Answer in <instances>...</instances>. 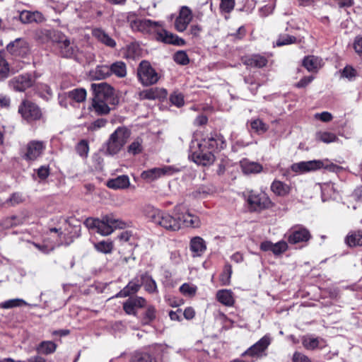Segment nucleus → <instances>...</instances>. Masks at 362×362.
I'll return each mask as SVG.
<instances>
[{"label":"nucleus","instance_id":"7ed1b4c3","mask_svg":"<svg viewBox=\"0 0 362 362\" xmlns=\"http://www.w3.org/2000/svg\"><path fill=\"white\" fill-rule=\"evenodd\" d=\"M127 21L134 31L146 34H155L160 26V22L153 21L150 19L139 18L134 12L127 14Z\"/></svg>","mask_w":362,"mask_h":362},{"label":"nucleus","instance_id":"ddd939ff","mask_svg":"<svg viewBox=\"0 0 362 362\" xmlns=\"http://www.w3.org/2000/svg\"><path fill=\"white\" fill-rule=\"evenodd\" d=\"M35 79L30 74L18 75L9 81V86L16 91H24L31 87Z\"/></svg>","mask_w":362,"mask_h":362},{"label":"nucleus","instance_id":"58836bf2","mask_svg":"<svg viewBox=\"0 0 362 362\" xmlns=\"http://www.w3.org/2000/svg\"><path fill=\"white\" fill-rule=\"evenodd\" d=\"M315 139L318 141L329 144L337 141L338 137L334 133L326 131H319L315 134Z\"/></svg>","mask_w":362,"mask_h":362},{"label":"nucleus","instance_id":"7c9ffc66","mask_svg":"<svg viewBox=\"0 0 362 362\" xmlns=\"http://www.w3.org/2000/svg\"><path fill=\"white\" fill-rule=\"evenodd\" d=\"M92 35L98 41L102 42L110 47H115L116 45L115 41L109 36L103 30L100 28H95L92 31Z\"/></svg>","mask_w":362,"mask_h":362},{"label":"nucleus","instance_id":"412c9836","mask_svg":"<svg viewBox=\"0 0 362 362\" xmlns=\"http://www.w3.org/2000/svg\"><path fill=\"white\" fill-rule=\"evenodd\" d=\"M57 48L60 55L66 58L75 56L78 52L76 45L64 36L59 37L57 42Z\"/></svg>","mask_w":362,"mask_h":362},{"label":"nucleus","instance_id":"a18cd8bd","mask_svg":"<svg viewBox=\"0 0 362 362\" xmlns=\"http://www.w3.org/2000/svg\"><path fill=\"white\" fill-rule=\"evenodd\" d=\"M232 272L233 271L231 265L229 264H226L223 272L219 276V281L221 286H228L230 284Z\"/></svg>","mask_w":362,"mask_h":362},{"label":"nucleus","instance_id":"72a5a7b5","mask_svg":"<svg viewBox=\"0 0 362 362\" xmlns=\"http://www.w3.org/2000/svg\"><path fill=\"white\" fill-rule=\"evenodd\" d=\"M271 189L278 196L284 197L290 193V187L284 182L279 180H274L272 185Z\"/></svg>","mask_w":362,"mask_h":362},{"label":"nucleus","instance_id":"bf43d9fd","mask_svg":"<svg viewBox=\"0 0 362 362\" xmlns=\"http://www.w3.org/2000/svg\"><path fill=\"white\" fill-rule=\"evenodd\" d=\"M288 243L284 240L279 241L273 245V254L280 255L288 250Z\"/></svg>","mask_w":362,"mask_h":362},{"label":"nucleus","instance_id":"774afa93","mask_svg":"<svg viewBox=\"0 0 362 362\" xmlns=\"http://www.w3.org/2000/svg\"><path fill=\"white\" fill-rule=\"evenodd\" d=\"M107 123V120L105 119H98L93 123H91L89 127H88V129L90 131H96L98 129L105 127V125Z\"/></svg>","mask_w":362,"mask_h":362},{"label":"nucleus","instance_id":"f03ea898","mask_svg":"<svg viewBox=\"0 0 362 362\" xmlns=\"http://www.w3.org/2000/svg\"><path fill=\"white\" fill-rule=\"evenodd\" d=\"M142 212L150 222L156 226L170 231H177L180 229V221L176 216H172L167 211L152 205H146L144 207Z\"/></svg>","mask_w":362,"mask_h":362},{"label":"nucleus","instance_id":"5701e85b","mask_svg":"<svg viewBox=\"0 0 362 362\" xmlns=\"http://www.w3.org/2000/svg\"><path fill=\"white\" fill-rule=\"evenodd\" d=\"M173 168L171 166H164L162 168H154L145 170L141 173V177L150 181L155 180L163 175H172Z\"/></svg>","mask_w":362,"mask_h":362},{"label":"nucleus","instance_id":"4468645a","mask_svg":"<svg viewBox=\"0 0 362 362\" xmlns=\"http://www.w3.org/2000/svg\"><path fill=\"white\" fill-rule=\"evenodd\" d=\"M6 50L15 57H23L28 54L30 49L28 42L24 39L17 38L6 46Z\"/></svg>","mask_w":362,"mask_h":362},{"label":"nucleus","instance_id":"20e7f679","mask_svg":"<svg viewBox=\"0 0 362 362\" xmlns=\"http://www.w3.org/2000/svg\"><path fill=\"white\" fill-rule=\"evenodd\" d=\"M18 113L28 123L39 121L43 118L40 107L29 100H23L18 106Z\"/></svg>","mask_w":362,"mask_h":362},{"label":"nucleus","instance_id":"6e6d98bb","mask_svg":"<svg viewBox=\"0 0 362 362\" xmlns=\"http://www.w3.org/2000/svg\"><path fill=\"white\" fill-rule=\"evenodd\" d=\"M235 0H221L220 11L223 13H230L235 7Z\"/></svg>","mask_w":362,"mask_h":362},{"label":"nucleus","instance_id":"0eeeda50","mask_svg":"<svg viewBox=\"0 0 362 362\" xmlns=\"http://www.w3.org/2000/svg\"><path fill=\"white\" fill-rule=\"evenodd\" d=\"M287 238L288 243L291 245H295L300 243H306L309 241L312 235L305 227L301 225H296L293 226L285 235Z\"/></svg>","mask_w":362,"mask_h":362},{"label":"nucleus","instance_id":"473e14b6","mask_svg":"<svg viewBox=\"0 0 362 362\" xmlns=\"http://www.w3.org/2000/svg\"><path fill=\"white\" fill-rule=\"evenodd\" d=\"M139 279L141 286L143 285L147 292L156 293L158 291L156 281L147 273L140 274Z\"/></svg>","mask_w":362,"mask_h":362},{"label":"nucleus","instance_id":"6ab92c4d","mask_svg":"<svg viewBox=\"0 0 362 362\" xmlns=\"http://www.w3.org/2000/svg\"><path fill=\"white\" fill-rule=\"evenodd\" d=\"M147 305L146 299L140 296L128 298L123 303V309L127 315H136L137 310Z\"/></svg>","mask_w":362,"mask_h":362},{"label":"nucleus","instance_id":"0e129e2a","mask_svg":"<svg viewBox=\"0 0 362 362\" xmlns=\"http://www.w3.org/2000/svg\"><path fill=\"white\" fill-rule=\"evenodd\" d=\"M357 74V71L351 66H346L341 72V76L349 80L354 79Z\"/></svg>","mask_w":362,"mask_h":362},{"label":"nucleus","instance_id":"8fccbe9b","mask_svg":"<svg viewBox=\"0 0 362 362\" xmlns=\"http://www.w3.org/2000/svg\"><path fill=\"white\" fill-rule=\"evenodd\" d=\"M123 146L119 144L111 134L107 142V151L110 155H115L120 151Z\"/></svg>","mask_w":362,"mask_h":362},{"label":"nucleus","instance_id":"13d9d810","mask_svg":"<svg viewBox=\"0 0 362 362\" xmlns=\"http://www.w3.org/2000/svg\"><path fill=\"white\" fill-rule=\"evenodd\" d=\"M181 313L183 314L184 317H194L195 315L194 310L191 307H188L185 309L183 313L182 312V310L180 308H177L175 311L170 310L169 312V316L173 317V315H175L176 317H179Z\"/></svg>","mask_w":362,"mask_h":362},{"label":"nucleus","instance_id":"052dcab7","mask_svg":"<svg viewBox=\"0 0 362 362\" xmlns=\"http://www.w3.org/2000/svg\"><path fill=\"white\" fill-rule=\"evenodd\" d=\"M323 167L322 168L329 170V172L333 173H339L344 170V168L339 165H337L333 163H332L329 159L322 160Z\"/></svg>","mask_w":362,"mask_h":362},{"label":"nucleus","instance_id":"e2e57ef3","mask_svg":"<svg viewBox=\"0 0 362 362\" xmlns=\"http://www.w3.org/2000/svg\"><path fill=\"white\" fill-rule=\"evenodd\" d=\"M132 362H157V361L151 355L145 353L136 355Z\"/></svg>","mask_w":362,"mask_h":362},{"label":"nucleus","instance_id":"680f3d73","mask_svg":"<svg viewBox=\"0 0 362 362\" xmlns=\"http://www.w3.org/2000/svg\"><path fill=\"white\" fill-rule=\"evenodd\" d=\"M174 61L180 64L186 65L189 63V58L185 51H178L173 56Z\"/></svg>","mask_w":362,"mask_h":362},{"label":"nucleus","instance_id":"f257e3e1","mask_svg":"<svg viewBox=\"0 0 362 362\" xmlns=\"http://www.w3.org/2000/svg\"><path fill=\"white\" fill-rule=\"evenodd\" d=\"M91 89L95 98L93 107L98 115H107L110 111L109 105H116L118 102L114 95V89L107 83H92Z\"/></svg>","mask_w":362,"mask_h":362},{"label":"nucleus","instance_id":"39448f33","mask_svg":"<svg viewBox=\"0 0 362 362\" xmlns=\"http://www.w3.org/2000/svg\"><path fill=\"white\" fill-rule=\"evenodd\" d=\"M173 214L180 221V228L182 227L199 228L201 226L199 218L189 213L182 204H177L174 207Z\"/></svg>","mask_w":362,"mask_h":362},{"label":"nucleus","instance_id":"2f4dec72","mask_svg":"<svg viewBox=\"0 0 362 362\" xmlns=\"http://www.w3.org/2000/svg\"><path fill=\"white\" fill-rule=\"evenodd\" d=\"M344 241L351 247L362 246V230H351L346 236Z\"/></svg>","mask_w":362,"mask_h":362},{"label":"nucleus","instance_id":"5fc2aeb1","mask_svg":"<svg viewBox=\"0 0 362 362\" xmlns=\"http://www.w3.org/2000/svg\"><path fill=\"white\" fill-rule=\"evenodd\" d=\"M25 201V198L23 194L20 192H14L11 197L6 201V204L11 206L20 204Z\"/></svg>","mask_w":362,"mask_h":362},{"label":"nucleus","instance_id":"c85d7f7f","mask_svg":"<svg viewBox=\"0 0 362 362\" xmlns=\"http://www.w3.org/2000/svg\"><path fill=\"white\" fill-rule=\"evenodd\" d=\"M216 299L221 304L226 306H233L235 303L233 293L230 290L222 289L216 293Z\"/></svg>","mask_w":362,"mask_h":362},{"label":"nucleus","instance_id":"79ce46f5","mask_svg":"<svg viewBox=\"0 0 362 362\" xmlns=\"http://www.w3.org/2000/svg\"><path fill=\"white\" fill-rule=\"evenodd\" d=\"M114 247L112 241L107 240H102L98 243H94V248L99 252L104 254H110L112 252Z\"/></svg>","mask_w":362,"mask_h":362},{"label":"nucleus","instance_id":"864d4df0","mask_svg":"<svg viewBox=\"0 0 362 362\" xmlns=\"http://www.w3.org/2000/svg\"><path fill=\"white\" fill-rule=\"evenodd\" d=\"M76 151L81 157L86 158L89 151L88 142L85 139L81 140L76 146Z\"/></svg>","mask_w":362,"mask_h":362},{"label":"nucleus","instance_id":"4d7b16f0","mask_svg":"<svg viewBox=\"0 0 362 362\" xmlns=\"http://www.w3.org/2000/svg\"><path fill=\"white\" fill-rule=\"evenodd\" d=\"M9 65L6 59L0 55V81L8 76Z\"/></svg>","mask_w":362,"mask_h":362},{"label":"nucleus","instance_id":"ea45409f","mask_svg":"<svg viewBox=\"0 0 362 362\" xmlns=\"http://www.w3.org/2000/svg\"><path fill=\"white\" fill-rule=\"evenodd\" d=\"M144 150V141L141 137L136 138L127 147V151L132 155L141 153Z\"/></svg>","mask_w":362,"mask_h":362},{"label":"nucleus","instance_id":"9d476101","mask_svg":"<svg viewBox=\"0 0 362 362\" xmlns=\"http://www.w3.org/2000/svg\"><path fill=\"white\" fill-rule=\"evenodd\" d=\"M197 146L198 148L195 150H193L192 147H191L192 153L189 155V158L197 165L206 166L213 164L215 160L214 153L204 148V147L199 146L198 144Z\"/></svg>","mask_w":362,"mask_h":362},{"label":"nucleus","instance_id":"f8f14e48","mask_svg":"<svg viewBox=\"0 0 362 362\" xmlns=\"http://www.w3.org/2000/svg\"><path fill=\"white\" fill-rule=\"evenodd\" d=\"M156 38L157 40L164 42L165 44H171L177 46H183L185 45L184 39L179 37L168 30L162 28V25L160 23V26L158 27L156 32Z\"/></svg>","mask_w":362,"mask_h":362},{"label":"nucleus","instance_id":"37998d69","mask_svg":"<svg viewBox=\"0 0 362 362\" xmlns=\"http://www.w3.org/2000/svg\"><path fill=\"white\" fill-rule=\"evenodd\" d=\"M57 349V345L52 341H42L37 347L38 353L43 354H50L54 353Z\"/></svg>","mask_w":362,"mask_h":362},{"label":"nucleus","instance_id":"423d86ee","mask_svg":"<svg viewBox=\"0 0 362 362\" xmlns=\"http://www.w3.org/2000/svg\"><path fill=\"white\" fill-rule=\"evenodd\" d=\"M247 202L250 211H262L272 206V202L266 194H258L254 191H250L249 192Z\"/></svg>","mask_w":362,"mask_h":362},{"label":"nucleus","instance_id":"49530a36","mask_svg":"<svg viewBox=\"0 0 362 362\" xmlns=\"http://www.w3.org/2000/svg\"><path fill=\"white\" fill-rule=\"evenodd\" d=\"M110 76V66H97L93 71V77L95 79L100 80Z\"/></svg>","mask_w":362,"mask_h":362},{"label":"nucleus","instance_id":"a211bd4d","mask_svg":"<svg viewBox=\"0 0 362 362\" xmlns=\"http://www.w3.org/2000/svg\"><path fill=\"white\" fill-rule=\"evenodd\" d=\"M322 160H313L293 163L291 168L295 173H304L322 169Z\"/></svg>","mask_w":362,"mask_h":362},{"label":"nucleus","instance_id":"2eb2a0df","mask_svg":"<svg viewBox=\"0 0 362 362\" xmlns=\"http://www.w3.org/2000/svg\"><path fill=\"white\" fill-rule=\"evenodd\" d=\"M84 224L89 229L95 230L97 233L102 235H108L112 233V229L105 221V217L101 219L95 218H88L86 219Z\"/></svg>","mask_w":362,"mask_h":362},{"label":"nucleus","instance_id":"cd10ccee","mask_svg":"<svg viewBox=\"0 0 362 362\" xmlns=\"http://www.w3.org/2000/svg\"><path fill=\"white\" fill-rule=\"evenodd\" d=\"M240 167L244 174H255L262 171V165L254 161L247 159H243L240 161Z\"/></svg>","mask_w":362,"mask_h":362},{"label":"nucleus","instance_id":"393cba45","mask_svg":"<svg viewBox=\"0 0 362 362\" xmlns=\"http://www.w3.org/2000/svg\"><path fill=\"white\" fill-rule=\"evenodd\" d=\"M303 346L308 350H313L317 348L322 349L327 346L324 339L320 337H314L310 335L304 336L302 339Z\"/></svg>","mask_w":362,"mask_h":362},{"label":"nucleus","instance_id":"a19ab883","mask_svg":"<svg viewBox=\"0 0 362 362\" xmlns=\"http://www.w3.org/2000/svg\"><path fill=\"white\" fill-rule=\"evenodd\" d=\"M251 129L258 134H264L269 129V124L264 123L262 119L257 118L250 121Z\"/></svg>","mask_w":362,"mask_h":362},{"label":"nucleus","instance_id":"1a4fd4ad","mask_svg":"<svg viewBox=\"0 0 362 362\" xmlns=\"http://www.w3.org/2000/svg\"><path fill=\"white\" fill-rule=\"evenodd\" d=\"M45 148V141L32 140L26 145L23 158L27 161H34L42 155Z\"/></svg>","mask_w":362,"mask_h":362},{"label":"nucleus","instance_id":"dca6fc26","mask_svg":"<svg viewBox=\"0 0 362 362\" xmlns=\"http://www.w3.org/2000/svg\"><path fill=\"white\" fill-rule=\"evenodd\" d=\"M192 11L187 6L180 8L179 15L175 21V28L178 32L185 31L192 20Z\"/></svg>","mask_w":362,"mask_h":362},{"label":"nucleus","instance_id":"c03bdc74","mask_svg":"<svg viewBox=\"0 0 362 362\" xmlns=\"http://www.w3.org/2000/svg\"><path fill=\"white\" fill-rule=\"evenodd\" d=\"M160 90L158 88H149L139 93V100H155L160 97Z\"/></svg>","mask_w":362,"mask_h":362},{"label":"nucleus","instance_id":"c756f323","mask_svg":"<svg viewBox=\"0 0 362 362\" xmlns=\"http://www.w3.org/2000/svg\"><path fill=\"white\" fill-rule=\"evenodd\" d=\"M129 179L127 175H120L107 182V187L113 189H121L129 186Z\"/></svg>","mask_w":362,"mask_h":362},{"label":"nucleus","instance_id":"603ef678","mask_svg":"<svg viewBox=\"0 0 362 362\" xmlns=\"http://www.w3.org/2000/svg\"><path fill=\"white\" fill-rule=\"evenodd\" d=\"M25 304L26 303L23 299L15 298L0 303V308L4 309H9L16 307H21Z\"/></svg>","mask_w":362,"mask_h":362},{"label":"nucleus","instance_id":"f3484780","mask_svg":"<svg viewBox=\"0 0 362 362\" xmlns=\"http://www.w3.org/2000/svg\"><path fill=\"white\" fill-rule=\"evenodd\" d=\"M269 57V54H252L243 56L241 61L247 66L261 69L267 66Z\"/></svg>","mask_w":362,"mask_h":362},{"label":"nucleus","instance_id":"6e6552de","mask_svg":"<svg viewBox=\"0 0 362 362\" xmlns=\"http://www.w3.org/2000/svg\"><path fill=\"white\" fill-rule=\"evenodd\" d=\"M138 77L144 86L154 84L158 80V74L146 61H142L140 63L138 68Z\"/></svg>","mask_w":362,"mask_h":362},{"label":"nucleus","instance_id":"c9c22d12","mask_svg":"<svg viewBox=\"0 0 362 362\" xmlns=\"http://www.w3.org/2000/svg\"><path fill=\"white\" fill-rule=\"evenodd\" d=\"M25 219V217L23 216H12L3 219L1 225L4 228H9L23 224Z\"/></svg>","mask_w":362,"mask_h":362},{"label":"nucleus","instance_id":"09e8293b","mask_svg":"<svg viewBox=\"0 0 362 362\" xmlns=\"http://www.w3.org/2000/svg\"><path fill=\"white\" fill-rule=\"evenodd\" d=\"M179 290L183 296L192 298L197 293V286L190 283H185L180 286Z\"/></svg>","mask_w":362,"mask_h":362},{"label":"nucleus","instance_id":"3c124183","mask_svg":"<svg viewBox=\"0 0 362 362\" xmlns=\"http://www.w3.org/2000/svg\"><path fill=\"white\" fill-rule=\"evenodd\" d=\"M296 42V37L288 34H283L279 36L275 45L281 47L284 45H288Z\"/></svg>","mask_w":362,"mask_h":362},{"label":"nucleus","instance_id":"69168bd1","mask_svg":"<svg viewBox=\"0 0 362 362\" xmlns=\"http://www.w3.org/2000/svg\"><path fill=\"white\" fill-rule=\"evenodd\" d=\"M275 6V1L272 0V2L259 8L260 15L262 16H267L273 12Z\"/></svg>","mask_w":362,"mask_h":362},{"label":"nucleus","instance_id":"e433bc0d","mask_svg":"<svg viewBox=\"0 0 362 362\" xmlns=\"http://www.w3.org/2000/svg\"><path fill=\"white\" fill-rule=\"evenodd\" d=\"M112 135L114 139L120 144L122 146L126 144L127 139L130 136L129 130L124 127H118Z\"/></svg>","mask_w":362,"mask_h":362},{"label":"nucleus","instance_id":"4c0bfd02","mask_svg":"<svg viewBox=\"0 0 362 362\" xmlns=\"http://www.w3.org/2000/svg\"><path fill=\"white\" fill-rule=\"evenodd\" d=\"M110 75L114 74L119 78H124L127 75V66L124 62L117 61L110 66Z\"/></svg>","mask_w":362,"mask_h":362},{"label":"nucleus","instance_id":"338daca9","mask_svg":"<svg viewBox=\"0 0 362 362\" xmlns=\"http://www.w3.org/2000/svg\"><path fill=\"white\" fill-rule=\"evenodd\" d=\"M170 102L177 107L184 105V97L182 93H173L170 98Z\"/></svg>","mask_w":362,"mask_h":362},{"label":"nucleus","instance_id":"9b49d317","mask_svg":"<svg viewBox=\"0 0 362 362\" xmlns=\"http://www.w3.org/2000/svg\"><path fill=\"white\" fill-rule=\"evenodd\" d=\"M271 342L272 337L269 334H266L243 353L242 356H249L257 358L262 357V356L266 355L264 352L270 345Z\"/></svg>","mask_w":362,"mask_h":362},{"label":"nucleus","instance_id":"de8ad7c7","mask_svg":"<svg viewBox=\"0 0 362 362\" xmlns=\"http://www.w3.org/2000/svg\"><path fill=\"white\" fill-rule=\"evenodd\" d=\"M68 98L76 103H81L86 98V91L83 88H76L67 93Z\"/></svg>","mask_w":362,"mask_h":362},{"label":"nucleus","instance_id":"4be33fe9","mask_svg":"<svg viewBox=\"0 0 362 362\" xmlns=\"http://www.w3.org/2000/svg\"><path fill=\"white\" fill-rule=\"evenodd\" d=\"M189 247L193 257H200L206 251V242L200 236H194L190 239Z\"/></svg>","mask_w":362,"mask_h":362},{"label":"nucleus","instance_id":"aec40b11","mask_svg":"<svg viewBox=\"0 0 362 362\" xmlns=\"http://www.w3.org/2000/svg\"><path fill=\"white\" fill-rule=\"evenodd\" d=\"M198 144H199V146L204 147V148L212 153L216 151H220L226 146L223 137L217 134L204 139Z\"/></svg>","mask_w":362,"mask_h":362},{"label":"nucleus","instance_id":"bb28decb","mask_svg":"<svg viewBox=\"0 0 362 362\" xmlns=\"http://www.w3.org/2000/svg\"><path fill=\"white\" fill-rule=\"evenodd\" d=\"M303 66L310 72H317L322 66V59L310 55L303 59Z\"/></svg>","mask_w":362,"mask_h":362},{"label":"nucleus","instance_id":"a878e982","mask_svg":"<svg viewBox=\"0 0 362 362\" xmlns=\"http://www.w3.org/2000/svg\"><path fill=\"white\" fill-rule=\"evenodd\" d=\"M20 21L23 23H42L45 18L40 11H23L19 16Z\"/></svg>","mask_w":362,"mask_h":362},{"label":"nucleus","instance_id":"b1692460","mask_svg":"<svg viewBox=\"0 0 362 362\" xmlns=\"http://www.w3.org/2000/svg\"><path fill=\"white\" fill-rule=\"evenodd\" d=\"M141 288L139 276H136L128 284L122 289L117 295L116 297L125 298L132 294H134L139 291Z\"/></svg>","mask_w":362,"mask_h":362},{"label":"nucleus","instance_id":"f704fd0d","mask_svg":"<svg viewBox=\"0 0 362 362\" xmlns=\"http://www.w3.org/2000/svg\"><path fill=\"white\" fill-rule=\"evenodd\" d=\"M105 221L112 229V232L117 228L122 229L127 226V223L122 219L117 218L113 214H107L104 216Z\"/></svg>","mask_w":362,"mask_h":362}]
</instances>
